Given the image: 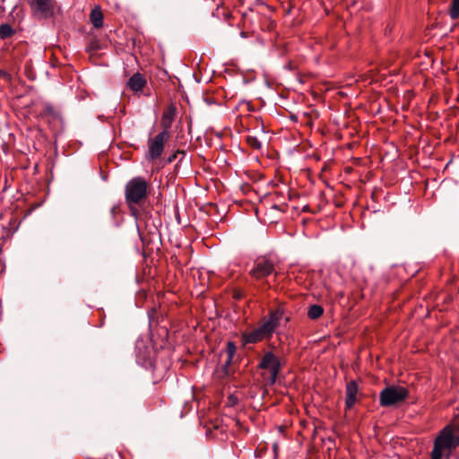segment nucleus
<instances>
[{
    "instance_id": "obj_1",
    "label": "nucleus",
    "mask_w": 459,
    "mask_h": 459,
    "mask_svg": "<svg viewBox=\"0 0 459 459\" xmlns=\"http://www.w3.org/2000/svg\"><path fill=\"white\" fill-rule=\"evenodd\" d=\"M148 183L141 177H136L129 180L125 188L126 201L130 205L141 204L147 198Z\"/></svg>"
},
{
    "instance_id": "obj_2",
    "label": "nucleus",
    "mask_w": 459,
    "mask_h": 459,
    "mask_svg": "<svg viewBox=\"0 0 459 459\" xmlns=\"http://www.w3.org/2000/svg\"><path fill=\"white\" fill-rule=\"evenodd\" d=\"M459 446V436L453 433L449 427L445 428L436 438L431 452V459H442L443 451L451 452Z\"/></svg>"
},
{
    "instance_id": "obj_3",
    "label": "nucleus",
    "mask_w": 459,
    "mask_h": 459,
    "mask_svg": "<svg viewBox=\"0 0 459 459\" xmlns=\"http://www.w3.org/2000/svg\"><path fill=\"white\" fill-rule=\"evenodd\" d=\"M409 396L407 388L401 385H389L379 394V403L382 407H396Z\"/></svg>"
},
{
    "instance_id": "obj_4",
    "label": "nucleus",
    "mask_w": 459,
    "mask_h": 459,
    "mask_svg": "<svg viewBox=\"0 0 459 459\" xmlns=\"http://www.w3.org/2000/svg\"><path fill=\"white\" fill-rule=\"evenodd\" d=\"M257 368L269 371L268 376L264 377L267 385H273L281 369V362L280 358L273 351H265Z\"/></svg>"
},
{
    "instance_id": "obj_5",
    "label": "nucleus",
    "mask_w": 459,
    "mask_h": 459,
    "mask_svg": "<svg viewBox=\"0 0 459 459\" xmlns=\"http://www.w3.org/2000/svg\"><path fill=\"white\" fill-rule=\"evenodd\" d=\"M170 136V133L160 132L153 138L149 139L147 153L148 160H155L161 156L164 151V145L169 140Z\"/></svg>"
},
{
    "instance_id": "obj_6",
    "label": "nucleus",
    "mask_w": 459,
    "mask_h": 459,
    "mask_svg": "<svg viewBox=\"0 0 459 459\" xmlns=\"http://www.w3.org/2000/svg\"><path fill=\"white\" fill-rule=\"evenodd\" d=\"M274 272V264L272 261L260 257L255 260L254 266L249 275L256 281L264 280Z\"/></svg>"
},
{
    "instance_id": "obj_7",
    "label": "nucleus",
    "mask_w": 459,
    "mask_h": 459,
    "mask_svg": "<svg viewBox=\"0 0 459 459\" xmlns=\"http://www.w3.org/2000/svg\"><path fill=\"white\" fill-rule=\"evenodd\" d=\"M39 116L52 127H56L61 123L60 113L49 104L44 105Z\"/></svg>"
},
{
    "instance_id": "obj_8",
    "label": "nucleus",
    "mask_w": 459,
    "mask_h": 459,
    "mask_svg": "<svg viewBox=\"0 0 459 459\" xmlns=\"http://www.w3.org/2000/svg\"><path fill=\"white\" fill-rule=\"evenodd\" d=\"M32 10L41 18H48L53 14L51 0H30Z\"/></svg>"
},
{
    "instance_id": "obj_9",
    "label": "nucleus",
    "mask_w": 459,
    "mask_h": 459,
    "mask_svg": "<svg viewBox=\"0 0 459 459\" xmlns=\"http://www.w3.org/2000/svg\"><path fill=\"white\" fill-rule=\"evenodd\" d=\"M358 385L355 381L351 380L346 384V399L345 407L350 410L357 402Z\"/></svg>"
},
{
    "instance_id": "obj_10",
    "label": "nucleus",
    "mask_w": 459,
    "mask_h": 459,
    "mask_svg": "<svg viewBox=\"0 0 459 459\" xmlns=\"http://www.w3.org/2000/svg\"><path fill=\"white\" fill-rule=\"evenodd\" d=\"M175 113L176 109L174 107H169L163 112L160 120V126L162 127L161 132L170 133L169 129L174 120Z\"/></svg>"
},
{
    "instance_id": "obj_11",
    "label": "nucleus",
    "mask_w": 459,
    "mask_h": 459,
    "mask_svg": "<svg viewBox=\"0 0 459 459\" xmlns=\"http://www.w3.org/2000/svg\"><path fill=\"white\" fill-rule=\"evenodd\" d=\"M146 84L144 77L139 74H134L127 82V86L134 91H141Z\"/></svg>"
},
{
    "instance_id": "obj_12",
    "label": "nucleus",
    "mask_w": 459,
    "mask_h": 459,
    "mask_svg": "<svg viewBox=\"0 0 459 459\" xmlns=\"http://www.w3.org/2000/svg\"><path fill=\"white\" fill-rule=\"evenodd\" d=\"M241 339L243 341V343L246 345L247 343L259 342L265 338L264 335H262V333L259 332V329L255 328V330L251 331L250 333H243L241 335Z\"/></svg>"
},
{
    "instance_id": "obj_13",
    "label": "nucleus",
    "mask_w": 459,
    "mask_h": 459,
    "mask_svg": "<svg viewBox=\"0 0 459 459\" xmlns=\"http://www.w3.org/2000/svg\"><path fill=\"white\" fill-rule=\"evenodd\" d=\"M282 316H283V310L279 307L276 309L270 310L268 317H264V318L268 323H271L273 325V327L276 329L279 326L280 321L281 320Z\"/></svg>"
},
{
    "instance_id": "obj_14",
    "label": "nucleus",
    "mask_w": 459,
    "mask_h": 459,
    "mask_svg": "<svg viewBox=\"0 0 459 459\" xmlns=\"http://www.w3.org/2000/svg\"><path fill=\"white\" fill-rule=\"evenodd\" d=\"M91 22L94 28H101L103 25V14L99 6H95L90 15Z\"/></svg>"
},
{
    "instance_id": "obj_15",
    "label": "nucleus",
    "mask_w": 459,
    "mask_h": 459,
    "mask_svg": "<svg viewBox=\"0 0 459 459\" xmlns=\"http://www.w3.org/2000/svg\"><path fill=\"white\" fill-rule=\"evenodd\" d=\"M17 31L13 28L9 23H2L0 25V39L3 40H6L12 39L14 35H16Z\"/></svg>"
},
{
    "instance_id": "obj_16",
    "label": "nucleus",
    "mask_w": 459,
    "mask_h": 459,
    "mask_svg": "<svg viewBox=\"0 0 459 459\" xmlns=\"http://www.w3.org/2000/svg\"><path fill=\"white\" fill-rule=\"evenodd\" d=\"M259 332L262 333V335L264 336L265 339H270L275 331V328L271 323H268L265 318H263L260 326L257 327Z\"/></svg>"
},
{
    "instance_id": "obj_17",
    "label": "nucleus",
    "mask_w": 459,
    "mask_h": 459,
    "mask_svg": "<svg viewBox=\"0 0 459 459\" xmlns=\"http://www.w3.org/2000/svg\"><path fill=\"white\" fill-rule=\"evenodd\" d=\"M324 313V308L322 306L315 304L308 307L307 310V316L312 319L316 320L319 318Z\"/></svg>"
},
{
    "instance_id": "obj_18",
    "label": "nucleus",
    "mask_w": 459,
    "mask_h": 459,
    "mask_svg": "<svg viewBox=\"0 0 459 459\" xmlns=\"http://www.w3.org/2000/svg\"><path fill=\"white\" fill-rule=\"evenodd\" d=\"M449 14L453 20H455L459 17V0H452Z\"/></svg>"
},
{
    "instance_id": "obj_19",
    "label": "nucleus",
    "mask_w": 459,
    "mask_h": 459,
    "mask_svg": "<svg viewBox=\"0 0 459 459\" xmlns=\"http://www.w3.org/2000/svg\"><path fill=\"white\" fill-rule=\"evenodd\" d=\"M246 142L253 149L259 150L262 147V143L255 136H252V135L247 136Z\"/></svg>"
},
{
    "instance_id": "obj_20",
    "label": "nucleus",
    "mask_w": 459,
    "mask_h": 459,
    "mask_svg": "<svg viewBox=\"0 0 459 459\" xmlns=\"http://www.w3.org/2000/svg\"><path fill=\"white\" fill-rule=\"evenodd\" d=\"M100 48V47L99 41L95 38H92L90 39L86 47V51L90 53H94L98 51Z\"/></svg>"
},
{
    "instance_id": "obj_21",
    "label": "nucleus",
    "mask_w": 459,
    "mask_h": 459,
    "mask_svg": "<svg viewBox=\"0 0 459 459\" xmlns=\"http://www.w3.org/2000/svg\"><path fill=\"white\" fill-rule=\"evenodd\" d=\"M236 351H237V346L235 345V343L233 342H228L226 352H227V356L230 357V359H233V358L236 354Z\"/></svg>"
},
{
    "instance_id": "obj_22",
    "label": "nucleus",
    "mask_w": 459,
    "mask_h": 459,
    "mask_svg": "<svg viewBox=\"0 0 459 459\" xmlns=\"http://www.w3.org/2000/svg\"><path fill=\"white\" fill-rule=\"evenodd\" d=\"M178 154H182L183 156L186 155V152L185 151H181V150H178L177 152H175L173 154H171L166 160V163L167 164H170L172 163L178 157Z\"/></svg>"
},
{
    "instance_id": "obj_23",
    "label": "nucleus",
    "mask_w": 459,
    "mask_h": 459,
    "mask_svg": "<svg viewBox=\"0 0 459 459\" xmlns=\"http://www.w3.org/2000/svg\"><path fill=\"white\" fill-rule=\"evenodd\" d=\"M233 359H230V357L227 358V360L225 361L222 370L225 376L230 375V367L232 364Z\"/></svg>"
},
{
    "instance_id": "obj_24",
    "label": "nucleus",
    "mask_w": 459,
    "mask_h": 459,
    "mask_svg": "<svg viewBox=\"0 0 459 459\" xmlns=\"http://www.w3.org/2000/svg\"><path fill=\"white\" fill-rule=\"evenodd\" d=\"M289 200H293L294 198H297L299 196V194L289 192Z\"/></svg>"
},
{
    "instance_id": "obj_25",
    "label": "nucleus",
    "mask_w": 459,
    "mask_h": 459,
    "mask_svg": "<svg viewBox=\"0 0 459 459\" xmlns=\"http://www.w3.org/2000/svg\"><path fill=\"white\" fill-rule=\"evenodd\" d=\"M140 238L144 246L148 244V239L146 238V237L140 234Z\"/></svg>"
},
{
    "instance_id": "obj_26",
    "label": "nucleus",
    "mask_w": 459,
    "mask_h": 459,
    "mask_svg": "<svg viewBox=\"0 0 459 459\" xmlns=\"http://www.w3.org/2000/svg\"><path fill=\"white\" fill-rule=\"evenodd\" d=\"M117 206H113L111 209H110V212L115 215V213L117 212Z\"/></svg>"
},
{
    "instance_id": "obj_27",
    "label": "nucleus",
    "mask_w": 459,
    "mask_h": 459,
    "mask_svg": "<svg viewBox=\"0 0 459 459\" xmlns=\"http://www.w3.org/2000/svg\"><path fill=\"white\" fill-rule=\"evenodd\" d=\"M2 74H3V76H4V77H9L10 76L6 72H2Z\"/></svg>"
},
{
    "instance_id": "obj_28",
    "label": "nucleus",
    "mask_w": 459,
    "mask_h": 459,
    "mask_svg": "<svg viewBox=\"0 0 459 459\" xmlns=\"http://www.w3.org/2000/svg\"><path fill=\"white\" fill-rule=\"evenodd\" d=\"M273 209H277V210H278V209H279V205L274 204V205L273 206Z\"/></svg>"
},
{
    "instance_id": "obj_29",
    "label": "nucleus",
    "mask_w": 459,
    "mask_h": 459,
    "mask_svg": "<svg viewBox=\"0 0 459 459\" xmlns=\"http://www.w3.org/2000/svg\"><path fill=\"white\" fill-rule=\"evenodd\" d=\"M303 211H304V212L308 211V207H307V206L304 207V208H303Z\"/></svg>"
},
{
    "instance_id": "obj_30",
    "label": "nucleus",
    "mask_w": 459,
    "mask_h": 459,
    "mask_svg": "<svg viewBox=\"0 0 459 459\" xmlns=\"http://www.w3.org/2000/svg\"><path fill=\"white\" fill-rule=\"evenodd\" d=\"M235 298L239 299L240 296L238 294H236Z\"/></svg>"
}]
</instances>
